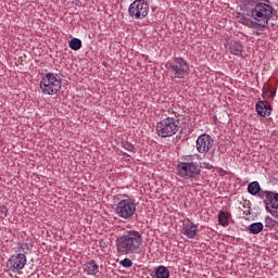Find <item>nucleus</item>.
<instances>
[{
  "label": "nucleus",
  "instance_id": "9d476101",
  "mask_svg": "<svg viewBox=\"0 0 278 278\" xmlns=\"http://www.w3.org/2000/svg\"><path fill=\"white\" fill-rule=\"evenodd\" d=\"M214 147V138L207 134L200 135L195 141L198 153H210Z\"/></svg>",
  "mask_w": 278,
  "mask_h": 278
},
{
  "label": "nucleus",
  "instance_id": "bb28decb",
  "mask_svg": "<svg viewBox=\"0 0 278 278\" xmlns=\"http://www.w3.org/2000/svg\"><path fill=\"white\" fill-rule=\"evenodd\" d=\"M211 161L214 162V157H211Z\"/></svg>",
  "mask_w": 278,
  "mask_h": 278
},
{
  "label": "nucleus",
  "instance_id": "a878e982",
  "mask_svg": "<svg viewBox=\"0 0 278 278\" xmlns=\"http://www.w3.org/2000/svg\"><path fill=\"white\" fill-rule=\"evenodd\" d=\"M21 249H22V251H25V248L23 245L21 247Z\"/></svg>",
  "mask_w": 278,
  "mask_h": 278
},
{
  "label": "nucleus",
  "instance_id": "9b49d317",
  "mask_svg": "<svg viewBox=\"0 0 278 278\" xmlns=\"http://www.w3.org/2000/svg\"><path fill=\"white\" fill-rule=\"evenodd\" d=\"M187 223L182 227V233L190 240L197 238V233H199V227L190 219H187Z\"/></svg>",
  "mask_w": 278,
  "mask_h": 278
},
{
  "label": "nucleus",
  "instance_id": "4be33fe9",
  "mask_svg": "<svg viewBox=\"0 0 278 278\" xmlns=\"http://www.w3.org/2000/svg\"><path fill=\"white\" fill-rule=\"evenodd\" d=\"M8 216V206L0 205V218H5Z\"/></svg>",
  "mask_w": 278,
  "mask_h": 278
},
{
  "label": "nucleus",
  "instance_id": "423d86ee",
  "mask_svg": "<svg viewBox=\"0 0 278 278\" xmlns=\"http://www.w3.org/2000/svg\"><path fill=\"white\" fill-rule=\"evenodd\" d=\"M115 214L123 220H131L136 215V202L131 199L119 201L115 207Z\"/></svg>",
  "mask_w": 278,
  "mask_h": 278
},
{
  "label": "nucleus",
  "instance_id": "5701e85b",
  "mask_svg": "<svg viewBox=\"0 0 278 278\" xmlns=\"http://www.w3.org/2000/svg\"><path fill=\"white\" fill-rule=\"evenodd\" d=\"M276 94H277L276 91H273V90L267 91V97H269V99H275Z\"/></svg>",
  "mask_w": 278,
  "mask_h": 278
},
{
  "label": "nucleus",
  "instance_id": "4468645a",
  "mask_svg": "<svg viewBox=\"0 0 278 278\" xmlns=\"http://www.w3.org/2000/svg\"><path fill=\"white\" fill-rule=\"evenodd\" d=\"M229 218H231V213L227 211H219L218 224L222 225V227H229Z\"/></svg>",
  "mask_w": 278,
  "mask_h": 278
},
{
  "label": "nucleus",
  "instance_id": "b1692460",
  "mask_svg": "<svg viewBox=\"0 0 278 278\" xmlns=\"http://www.w3.org/2000/svg\"><path fill=\"white\" fill-rule=\"evenodd\" d=\"M185 162H193L192 160H194V156L193 155H186L184 157Z\"/></svg>",
  "mask_w": 278,
  "mask_h": 278
},
{
  "label": "nucleus",
  "instance_id": "6ab92c4d",
  "mask_svg": "<svg viewBox=\"0 0 278 278\" xmlns=\"http://www.w3.org/2000/svg\"><path fill=\"white\" fill-rule=\"evenodd\" d=\"M122 147L123 149L129 151L130 153H134V150L136 149V147H134V144L129 141H122Z\"/></svg>",
  "mask_w": 278,
  "mask_h": 278
},
{
  "label": "nucleus",
  "instance_id": "39448f33",
  "mask_svg": "<svg viewBox=\"0 0 278 278\" xmlns=\"http://www.w3.org/2000/svg\"><path fill=\"white\" fill-rule=\"evenodd\" d=\"M167 66L169 77L173 79H186V77H188V73L190 71L188 61L181 58H176L170 61Z\"/></svg>",
  "mask_w": 278,
  "mask_h": 278
},
{
  "label": "nucleus",
  "instance_id": "2eb2a0df",
  "mask_svg": "<svg viewBox=\"0 0 278 278\" xmlns=\"http://www.w3.org/2000/svg\"><path fill=\"white\" fill-rule=\"evenodd\" d=\"M248 231L253 233V236H257V233H262V231H264V224L261 222L253 223L248 227Z\"/></svg>",
  "mask_w": 278,
  "mask_h": 278
},
{
  "label": "nucleus",
  "instance_id": "6e6552de",
  "mask_svg": "<svg viewBox=\"0 0 278 278\" xmlns=\"http://www.w3.org/2000/svg\"><path fill=\"white\" fill-rule=\"evenodd\" d=\"M128 15L135 21H142L149 16V2L147 0H135L128 8Z\"/></svg>",
  "mask_w": 278,
  "mask_h": 278
},
{
  "label": "nucleus",
  "instance_id": "412c9836",
  "mask_svg": "<svg viewBox=\"0 0 278 278\" xmlns=\"http://www.w3.org/2000/svg\"><path fill=\"white\" fill-rule=\"evenodd\" d=\"M275 225H277V222L274 220L270 216H267L265 218V227L270 228V227H275Z\"/></svg>",
  "mask_w": 278,
  "mask_h": 278
},
{
  "label": "nucleus",
  "instance_id": "cd10ccee",
  "mask_svg": "<svg viewBox=\"0 0 278 278\" xmlns=\"http://www.w3.org/2000/svg\"><path fill=\"white\" fill-rule=\"evenodd\" d=\"M24 247H26V248H27V243H25V244H24Z\"/></svg>",
  "mask_w": 278,
  "mask_h": 278
},
{
  "label": "nucleus",
  "instance_id": "7ed1b4c3",
  "mask_svg": "<svg viewBox=\"0 0 278 278\" xmlns=\"http://www.w3.org/2000/svg\"><path fill=\"white\" fill-rule=\"evenodd\" d=\"M181 128V122L177 115L165 117L156 123V134L160 138H173Z\"/></svg>",
  "mask_w": 278,
  "mask_h": 278
},
{
  "label": "nucleus",
  "instance_id": "f8f14e48",
  "mask_svg": "<svg viewBox=\"0 0 278 278\" xmlns=\"http://www.w3.org/2000/svg\"><path fill=\"white\" fill-rule=\"evenodd\" d=\"M83 268L84 273L87 274L88 277H97V275H99V264H97L96 260L85 263Z\"/></svg>",
  "mask_w": 278,
  "mask_h": 278
},
{
  "label": "nucleus",
  "instance_id": "aec40b11",
  "mask_svg": "<svg viewBox=\"0 0 278 278\" xmlns=\"http://www.w3.org/2000/svg\"><path fill=\"white\" fill-rule=\"evenodd\" d=\"M121 266H123V268H131V266H134V262L130 258H124L119 262Z\"/></svg>",
  "mask_w": 278,
  "mask_h": 278
},
{
  "label": "nucleus",
  "instance_id": "f257e3e1",
  "mask_svg": "<svg viewBox=\"0 0 278 278\" xmlns=\"http://www.w3.org/2000/svg\"><path fill=\"white\" fill-rule=\"evenodd\" d=\"M275 16V8L270 3V0L264 2H253L250 9V20L245 23L253 29H266L268 27V21Z\"/></svg>",
  "mask_w": 278,
  "mask_h": 278
},
{
  "label": "nucleus",
  "instance_id": "f03ea898",
  "mask_svg": "<svg viewBox=\"0 0 278 278\" xmlns=\"http://www.w3.org/2000/svg\"><path fill=\"white\" fill-rule=\"evenodd\" d=\"M142 233L138 230H127L116 238L115 247L117 255H134L142 249Z\"/></svg>",
  "mask_w": 278,
  "mask_h": 278
},
{
  "label": "nucleus",
  "instance_id": "1a4fd4ad",
  "mask_svg": "<svg viewBox=\"0 0 278 278\" xmlns=\"http://www.w3.org/2000/svg\"><path fill=\"white\" fill-rule=\"evenodd\" d=\"M27 265V256L25 253H17L11 255L7 261V268L11 273H21L23 268Z\"/></svg>",
  "mask_w": 278,
  "mask_h": 278
},
{
  "label": "nucleus",
  "instance_id": "393cba45",
  "mask_svg": "<svg viewBox=\"0 0 278 278\" xmlns=\"http://www.w3.org/2000/svg\"><path fill=\"white\" fill-rule=\"evenodd\" d=\"M205 168H212V166H210V163H203Z\"/></svg>",
  "mask_w": 278,
  "mask_h": 278
},
{
  "label": "nucleus",
  "instance_id": "20e7f679",
  "mask_svg": "<svg viewBox=\"0 0 278 278\" xmlns=\"http://www.w3.org/2000/svg\"><path fill=\"white\" fill-rule=\"evenodd\" d=\"M39 88L42 94H58L62 89V76L58 73L49 72L40 80Z\"/></svg>",
  "mask_w": 278,
  "mask_h": 278
},
{
  "label": "nucleus",
  "instance_id": "0eeeda50",
  "mask_svg": "<svg viewBox=\"0 0 278 278\" xmlns=\"http://www.w3.org/2000/svg\"><path fill=\"white\" fill-rule=\"evenodd\" d=\"M176 170L184 179H197L201 175V166L194 162H179Z\"/></svg>",
  "mask_w": 278,
  "mask_h": 278
},
{
  "label": "nucleus",
  "instance_id": "dca6fc26",
  "mask_svg": "<svg viewBox=\"0 0 278 278\" xmlns=\"http://www.w3.org/2000/svg\"><path fill=\"white\" fill-rule=\"evenodd\" d=\"M156 278H168L170 277V270L166 266L161 265L155 269Z\"/></svg>",
  "mask_w": 278,
  "mask_h": 278
},
{
  "label": "nucleus",
  "instance_id": "f3484780",
  "mask_svg": "<svg viewBox=\"0 0 278 278\" xmlns=\"http://www.w3.org/2000/svg\"><path fill=\"white\" fill-rule=\"evenodd\" d=\"M242 43L235 42L230 46V53H232V55H242Z\"/></svg>",
  "mask_w": 278,
  "mask_h": 278
},
{
  "label": "nucleus",
  "instance_id": "a211bd4d",
  "mask_svg": "<svg viewBox=\"0 0 278 278\" xmlns=\"http://www.w3.org/2000/svg\"><path fill=\"white\" fill-rule=\"evenodd\" d=\"M70 49L73 51H79L81 49V39L79 38H73L70 40Z\"/></svg>",
  "mask_w": 278,
  "mask_h": 278
},
{
  "label": "nucleus",
  "instance_id": "ddd939ff",
  "mask_svg": "<svg viewBox=\"0 0 278 278\" xmlns=\"http://www.w3.org/2000/svg\"><path fill=\"white\" fill-rule=\"evenodd\" d=\"M256 112L258 116H270V112H273V109L270 108V102L268 101H258L256 104Z\"/></svg>",
  "mask_w": 278,
  "mask_h": 278
}]
</instances>
